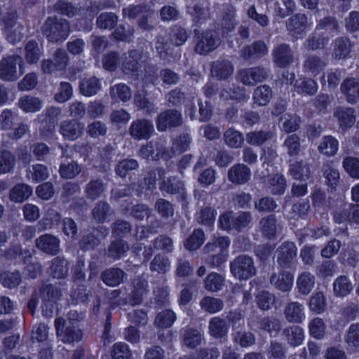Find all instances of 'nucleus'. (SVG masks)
<instances>
[{
	"label": "nucleus",
	"mask_w": 359,
	"mask_h": 359,
	"mask_svg": "<svg viewBox=\"0 0 359 359\" xmlns=\"http://www.w3.org/2000/svg\"><path fill=\"white\" fill-rule=\"evenodd\" d=\"M230 272L240 280H247L256 275L257 268L253 258L248 255L236 257L229 264Z\"/></svg>",
	"instance_id": "obj_1"
},
{
	"label": "nucleus",
	"mask_w": 359,
	"mask_h": 359,
	"mask_svg": "<svg viewBox=\"0 0 359 359\" xmlns=\"http://www.w3.org/2000/svg\"><path fill=\"white\" fill-rule=\"evenodd\" d=\"M221 44L219 33L214 29H207L196 34L194 50L199 55H206L216 50Z\"/></svg>",
	"instance_id": "obj_2"
},
{
	"label": "nucleus",
	"mask_w": 359,
	"mask_h": 359,
	"mask_svg": "<svg viewBox=\"0 0 359 359\" xmlns=\"http://www.w3.org/2000/svg\"><path fill=\"white\" fill-rule=\"evenodd\" d=\"M297 248L293 242L285 241L276 249L277 263L283 269L290 268L297 257Z\"/></svg>",
	"instance_id": "obj_3"
},
{
	"label": "nucleus",
	"mask_w": 359,
	"mask_h": 359,
	"mask_svg": "<svg viewBox=\"0 0 359 359\" xmlns=\"http://www.w3.org/2000/svg\"><path fill=\"white\" fill-rule=\"evenodd\" d=\"M285 25L291 36L295 39L303 38L309 27L308 17L304 13H297L286 20Z\"/></svg>",
	"instance_id": "obj_4"
},
{
	"label": "nucleus",
	"mask_w": 359,
	"mask_h": 359,
	"mask_svg": "<svg viewBox=\"0 0 359 359\" xmlns=\"http://www.w3.org/2000/svg\"><path fill=\"white\" fill-rule=\"evenodd\" d=\"M267 76V70L261 67L243 69L238 73V80L245 86H255L265 80Z\"/></svg>",
	"instance_id": "obj_5"
},
{
	"label": "nucleus",
	"mask_w": 359,
	"mask_h": 359,
	"mask_svg": "<svg viewBox=\"0 0 359 359\" xmlns=\"http://www.w3.org/2000/svg\"><path fill=\"white\" fill-rule=\"evenodd\" d=\"M21 58L18 56H10L4 58L1 62L0 76L6 81L15 80L22 74L20 67L19 71L17 65H20Z\"/></svg>",
	"instance_id": "obj_6"
},
{
	"label": "nucleus",
	"mask_w": 359,
	"mask_h": 359,
	"mask_svg": "<svg viewBox=\"0 0 359 359\" xmlns=\"http://www.w3.org/2000/svg\"><path fill=\"white\" fill-rule=\"evenodd\" d=\"M183 123V117L177 109H167L158 115V131H165L168 128H177Z\"/></svg>",
	"instance_id": "obj_7"
},
{
	"label": "nucleus",
	"mask_w": 359,
	"mask_h": 359,
	"mask_svg": "<svg viewBox=\"0 0 359 359\" xmlns=\"http://www.w3.org/2000/svg\"><path fill=\"white\" fill-rule=\"evenodd\" d=\"M293 281L294 276L292 273L285 270L273 272L269 278L271 285L283 292H290L292 290Z\"/></svg>",
	"instance_id": "obj_8"
},
{
	"label": "nucleus",
	"mask_w": 359,
	"mask_h": 359,
	"mask_svg": "<svg viewBox=\"0 0 359 359\" xmlns=\"http://www.w3.org/2000/svg\"><path fill=\"white\" fill-rule=\"evenodd\" d=\"M251 176L250 169L243 163H236L231 167L227 173L229 180L234 184L247 183Z\"/></svg>",
	"instance_id": "obj_9"
},
{
	"label": "nucleus",
	"mask_w": 359,
	"mask_h": 359,
	"mask_svg": "<svg viewBox=\"0 0 359 359\" xmlns=\"http://www.w3.org/2000/svg\"><path fill=\"white\" fill-rule=\"evenodd\" d=\"M340 90L348 103L355 104L359 101V79L346 78L341 83Z\"/></svg>",
	"instance_id": "obj_10"
},
{
	"label": "nucleus",
	"mask_w": 359,
	"mask_h": 359,
	"mask_svg": "<svg viewBox=\"0 0 359 359\" xmlns=\"http://www.w3.org/2000/svg\"><path fill=\"white\" fill-rule=\"evenodd\" d=\"M273 58L279 67H285L293 62V54L290 46L280 43L273 50Z\"/></svg>",
	"instance_id": "obj_11"
},
{
	"label": "nucleus",
	"mask_w": 359,
	"mask_h": 359,
	"mask_svg": "<svg viewBox=\"0 0 359 359\" xmlns=\"http://www.w3.org/2000/svg\"><path fill=\"white\" fill-rule=\"evenodd\" d=\"M334 116L343 129L352 127L355 122V109L353 107H338L334 111Z\"/></svg>",
	"instance_id": "obj_12"
},
{
	"label": "nucleus",
	"mask_w": 359,
	"mask_h": 359,
	"mask_svg": "<svg viewBox=\"0 0 359 359\" xmlns=\"http://www.w3.org/2000/svg\"><path fill=\"white\" fill-rule=\"evenodd\" d=\"M284 315L289 323H301L305 318L304 306L297 302H289L284 309Z\"/></svg>",
	"instance_id": "obj_13"
},
{
	"label": "nucleus",
	"mask_w": 359,
	"mask_h": 359,
	"mask_svg": "<svg viewBox=\"0 0 359 359\" xmlns=\"http://www.w3.org/2000/svg\"><path fill=\"white\" fill-rule=\"evenodd\" d=\"M330 41V36L323 35L315 29L306 39L304 45L307 50L315 51L323 50L329 43Z\"/></svg>",
	"instance_id": "obj_14"
},
{
	"label": "nucleus",
	"mask_w": 359,
	"mask_h": 359,
	"mask_svg": "<svg viewBox=\"0 0 359 359\" xmlns=\"http://www.w3.org/2000/svg\"><path fill=\"white\" fill-rule=\"evenodd\" d=\"M267 53V46L262 41H257L244 47L241 52V57L245 60H251L260 57Z\"/></svg>",
	"instance_id": "obj_15"
},
{
	"label": "nucleus",
	"mask_w": 359,
	"mask_h": 359,
	"mask_svg": "<svg viewBox=\"0 0 359 359\" xmlns=\"http://www.w3.org/2000/svg\"><path fill=\"white\" fill-rule=\"evenodd\" d=\"M332 55L336 60L346 58L351 52L352 45L348 38L339 36L332 43Z\"/></svg>",
	"instance_id": "obj_16"
},
{
	"label": "nucleus",
	"mask_w": 359,
	"mask_h": 359,
	"mask_svg": "<svg viewBox=\"0 0 359 359\" xmlns=\"http://www.w3.org/2000/svg\"><path fill=\"white\" fill-rule=\"evenodd\" d=\"M154 132L152 124L145 120H139L133 123L130 135L135 139H147Z\"/></svg>",
	"instance_id": "obj_17"
},
{
	"label": "nucleus",
	"mask_w": 359,
	"mask_h": 359,
	"mask_svg": "<svg viewBox=\"0 0 359 359\" xmlns=\"http://www.w3.org/2000/svg\"><path fill=\"white\" fill-rule=\"evenodd\" d=\"M283 335L287 344L294 347L300 346L304 339V330L297 325L288 326L284 328Z\"/></svg>",
	"instance_id": "obj_18"
},
{
	"label": "nucleus",
	"mask_w": 359,
	"mask_h": 359,
	"mask_svg": "<svg viewBox=\"0 0 359 359\" xmlns=\"http://www.w3.org/2000/svg\"><path fill=\"white\" fill-rule=\"evenodd\" d=\"M315 29L323 35L329 36L338 34L340 32V26L334 17L327 16L318 22Z\"/></svg>",
	"instance_id": "obj_19"
},
{
	"label": "nucleus",
	"mask_w": 359,
	"mask_h": 359,
	"mask_svg": "<svg viewBox=\"0 0 359 359\" xmlns=\"http://www.w3.org/2000/svg\"><path fill=\"white\" fill-rule=\"evenodd\" d=\"M233 71L231 62L227 60H217L212 65L211 74L219 80H224L230 76Z\"/></svg>",
	"instance_id": "obj_20"
},
{
	"label": "nucleus",
	"mask_w": 359,
	"mask_h": 359,
	"mask_svg": "<svg viewBox=\"0 0 359 359\" xmlns=\"http://www.w3.org/2000/svg\"><path fill=\"white\" fill-rule=\"evenodd\" d=\"M288 172L294 180L300 181H305L309 179L311 174L309 165L302 160L290 163Z\"/></svg>",
	"instance_id": "obj_21"
},
{
	"label": "nucleus",
	"mask_w": 359,
	"mask_h": 359,
	"mask_svg": "<svg viewBox=\"0 0 359 359\" xmlns=\"http://www.w3.org/2000/svg\"><path fill=\"white\" fill-rule=\"evenodd\" d=\"M316 283L314 275L309 271L301 273L297 278V288L298 292L303 295H308L313 289Z\"/></svg>",
	"instance_id": "obj_22"
},
{
	"label": "nucleus",
	"mask_w": 359,
	"mask_h": 359,
	"mask_svg": "<svg viewBox=\"0 0 359 359\" xmlns=\"http://www.w3.org/2000/svg\"><path fill=\"white\" fill-rule=\"evenodd\" d=\"M259 229L262 235L269 239L276 236L277 224L275 215H269L262 218L259 221Z\"/></svg>",
	"instance_id": "obj_23"
},
{
	"label": "nucleus",
	"mask_w": 359,
	"mask_h": 359,
	"mask_svg": "<svg viewBox=\"0 0 359 359\" xmlns=\"http://www.w3.org/2000/svg\"><path fill=\"white\" fill-rule=\"evenodd\" d=\"M64 320L59 318L55 320V327L57 335L61 338L64 342H73L79 341L82 337V333L80 330H66L64 331Z\"/></svg>",
	"instance_id": "obj_24"
},
{
	"label": "nucleus",
	"mask_w": 359,
	"mask_h": 359,
	"mask_svg": "<svg viewBox=\"0 0 359 359\" xmlns=\"http://www.w3.org/2000/svg\"><path fill=\"white\" fill-rule=\"evenodd\" d=\"M187 13L191 17L192 21L196 24L204 23L210 18V8L198 4L187 7Z\"/></svg>",
	"instance_id": "obj_25"
},
{
	"label": "nucleus",
	"mask_w": 359,
	"mask_h": 359,
	"mask_svg": "<svg viewBox=\"0 0 359 359\" xmlns=\"http://www.w3.org/2000/svg\"><path fill=\"white\" fill-rule=\"evenodd\" d=\"M36 245L41 250L53 255L58 252L59 241L55 236L43 235L36 240Z\"/></svg>",
	"instance_id": "obj_26"
},
{
	"label": "nucleus",
	"mask_w": 359,
	"mask_h": 359,
	"mask_svg": "<svg viewBox=\"0 0 359 359\" xmlns=\"http://www.w3.org/2000/svg\"><path fill=\"white\" fill-rule=\"evenodd\" d=\"M272 95V90L269 86H259L254 90L252 95L253 102L257 106H266L270 102Z\"/></svg>",
	"instance_id": "obj_27"
},
{
	"label": "nucleus",
	"mask_w": 359,
	"mask_h": 359,
	"mask_svg": "<svg viewBox=\"0 0 359 359\" xmlns=\"http://www.w3.org/2000/svg\"><path fill=\"white\" fill-rule=\"evenodd\" d=\"M352 290V283L346 276L337 277L333 283V292L337 297H346L350 294Z\"/></svg>",
	"instance_id": "obj_28"
},
{
	"label": "nucleus",
	"mask_w": 359,
	"mask_h": 359,
	"mask_svg": "<svg viewBox=\"0 0 359 359\" xmlns=\"http://www.w3.org/2000/svg\"><path fill=\"white\" fill-rule=\"evenodd\" d=\"M326 66V62L319 56L316 55H308L304 62V68L306 72L317 75Z\"/></svg>",
	"instance_id": "obj_29"
},
{
	"label": "nucleus",
	"mask_w": 359,
	"mask_h": 359,
	"mask_svg": "<svg viewBox=\"0 0 359 359\" xmlns=\"http://www.w3.org/2000/svg\"><path fill=\"white\" fill-rule=\"evenodd\" d=\"M219 96L222 99L225 100H232L243 101L247 99L245 89L233 85L222 88Z\"/></svg>",
	"instance_id": "obj_30"
},
{
	"label": "nucleus",
	"mask_w": 359,
	"mask_h": 359,
	"mask_svg": "<svg viewBox=\"0 0 359 359\" xmlns=\"http://www.w3.org/2000/svg\"><path fill=\"white\" fill-rule=\"evenodd\" d=\"M273 137L274 133L271 130L252 131L247 133L246 140L251 145L260 146Z\"/></svg>",
	"instance_id": "obj_31"
},
{
	"label": "nucleus",
	"mask_w": 359,
	"mask_h": 359,
	"mask_svg": "<svg viewBox=\"0 0 359 359\" xmlns=\"http://www.w3.org/2000/svg\"><path fill=\"white\" fill-rule=\"evenodd\" d=\"M224 141L225 144L233 149H238L244 143L243 135L234 128H229L224 133Z\"/></svg>",
	"instance_id": "obj_32"
},
{
	"label": "nucleus",
	"mask_w": 359,
	"mask_h": 359,
	"mask_svg": "<svg viewBox=\"0 0 359 359\" xmlns=\"http://www.w3.org/2000/svg\"><path fill=\"white\" fill-rule=\"evenodd\" d=\"M228 327L224 319L212 318L209 323V332L215 338H222L226 335Z\"/></svg>",
	"instance_id": "obj_33"
},
{
	"label": "nucleus",
	"mask_w": 359,
	"mask_h": 359,
	"mask_svg": "<svg viewBox=\"0 0 359 359\" xmlns=\"http://www.w3.org/2000/svg\"><path fill=\"white\" fill-rule=\"evenodd\" d=\"M32 189L24 184L15 186L10 193V198L15 203H22L28 199L32 194Z\"/></svg>",
	"instance_id": "obj_34"
},
{
	"label": "nucleus",
	"mask_w": 359,
	"mask_h": 359,
	"mask_svg": "<svg viewBox=\"0 0 359 359\" xmlns=\"http://www.w3.org/2000/svg\"><path fill=\"white\" fill-rule=\"evenodd\" d=\"M233 341L243 348L249 347L255 343V337L251 332L237 330L233 332Z\"/></svg>",
	"instance_id": "obj_35"
},
{
	"label": "nucleus",
	"mask_w": 359,
	"mask_h": 359,
	"mask_svg": "<svg viewBox=\"0 0 359 359\" xmlns=\"http://www.w3.org/2000/svg\"><path fill=\"white\" fill-rule=\"evenodd\" d=\"M338 147L339 142L337 140L332 136L328 135L325 136L322 139L318 146V150L320 153L327 156H332L337 154Z\"/></svg>",
	"instance_id": "obj_36"
},
{
	"label": "nucleus",
	"mask_w": 359,
	"mask_h": 359,
	"mask_svg": "<svg viewBox=\"0 0 359 359\" xmlns=\"http://www.w3.org/2000/svg\"><path fill=\"white\" fill-rule=\"evenodd\" d=\"M268 187L273 194L281 195L285 192L287 187L286 180L280 174L269 176Z\"/></svg>",
	"instance_id": "obj_37"
},
{
	"label": "nucleus",
	"mask_w": 359,
	"mask_h": 359,
	"mask_svg": "<svg viewBox=\"0 0 359 359\" xmlns=\"http://www.w3.org/2000/svg\"><path fill=\"white\" fill-rule=\"evenodd\" d=\"M294 89L298 93L313 95L317 92L318 85L316 82L311 79H299L295 82Z\"/></svg>",
	"instance_id": "obj_38"
},
{
	"label": "nucleus",
	"mask_w": 359,
	"mask_h": 359,
	"mask_svg": "<svg viewBox=\"0 0 359 359\" xmlns=\"http://www.w3.org/2000/svg\"><path fill=\"white\" fill-rule=\"evenodd\" d=\"M224 281L225 279L222 275L212 272L204 280L205 288L210 292H217L222 288Z\"/></svg>",
	"instance_id": "obj_39"
},
{
	"label": "nucleus",
	"mask_w": 359,
	"mask_h": 359,
	"mask_svg": "<svg viewBox=\"0 0 359 359\" xmlns=\"http://www.w3.org/2000/svg\"><path fill=\"white\" fill-rule=\"evenodd\" d=\"M69 25L67 23H55L48 31L45 29V34L50 40L65 39L69 33Z\"/></svg>",
	"instance_id": "obj_40"
},
{
	"label": "nucleus",
	"mask_w": 359,
	"mask_h": 359,
	"mask_svg": "<svg viewBox=\"0 0 359 359\" xmlns=\"http://www.w3.org/2000/svg\"><path fill=\"white\" fill-rule=\"evenodd\" d=\"M83 128L76 122H64L61 126L62 135L68 140H75L81 134Z\"/></svg>",
	"instance_id": "obj_41"
},
{
	"label": "nucleus",
	"mask_w": 359,
	"mask_h": 359,
	"mask_svg": "<svg viewBox=\"0 0 359 359\" xmlns=\"http://www.w3.org/2000/svg\"><path fill=\"white\" fill-rule=\"evenodd\" d=\"M345 341L350 348L359 350V323H353L349 326L345 336Z\"/></svg>",
	"instance_id": "obj_42"
},
{
	"label": "nucleus",
	"mask_w": 359,
	"mask_h": 359,
	"mask_svg": "<svg viewBox=\"0 0 359 359\" xmlns=\"http://www.w3.org/2000/svg\"><path fill=\"white\" fill-rule=\"evenodd\" d=\"M216 211L211 207H203L196 215L197 222L205 226H212L215 220Z\"/></svg>",
	"instance_id": "obj_43"
},
{
	"label": "nucleus",
	"mask_w": 359,
	"mask_h": 359,
	"mask_svg": "<svg viewBox=\"0 0 359 359\" xmlns=\"http://www.w3.org/2000/svg\"><path fill=\"white\" fill-rule=\"evenodd\" d=\"M202 334L196 329L189 328L184 331L183 341L185 346L194 348L202 341Z\"/></svg>",
	"instance_id": "obj_44"
},
{
	"label": "nucleus",
	"mask_w": 359,
	"mask_h": 359,
	"mask_svg": "<svg viewBox=\"0 0 359 359\" xmlns=\"http://www.w3.org/2000/svg\"><path fill=\"white\" fill-rule=\"evenodd\" d=\"M325 325L322 318H314L309 324V334L313 338L321 339L325 333Z\"/></svg>",
	"instance_id": "obj_45"
},
{
	"label": "nucleus",
	"mask_w": 359,
	"mask_h": 359,
	"mask_svg": "<svg viewBox=\"0 0 359 359\" xmlns=\"http://www.w3.org/2000/svg\"><path fill=\"white\" fill-rule=\"evenodd\" d=\"M205 235L201 229H196L187 239L184 246L189 250H195L200 248L205 241Z\"/></svg>",
	"instance_id": "obj_46"
},
{
	"label": "nucleus",
	"mask_w": 359,
	"mask_h": 359,
	"mask_svg": "<svg viewBox=\"0 0 359 359\" xmlns=\"http://www.w3.org/2000/svg\"><path fill=\"white\" fill-rule=\"evenodd\" d=\"M252 219V214L250 212L240 211L234 212L235 231L241 232L248 227Z\"/></svg>",
	"instance_id": "obj_47"
},
{
	"label": "nucleus",
	"mask_w": 359,
	"mask_h": 359,
	"mask_svg": "<svg viewBox=\"0 0 359 359\" xmlns=\"http://www.w3.org/2000/svg\"><path fill=\"white\" fill-rule=\"evenodd\" d=\"M309 309L316 313L323 312L326 307V299L323 292H318L310 298Z\"/></svg>",
	"instance_id": "obj_48"
},
{
	"label": "nucleus",
	"mask_w": 359,
	"mask_h": 359,
	"mask_svg": "<svg viewBox=\"0 0 359 359\" xmlns=\"http://www.w3.org/2000/svg\"><path fill=\"white\" fill-rule=\"evenodd\" d=\"M284 146L287 149V154L290 156L299 155L301 150L300 138L296 134H292L285 139Z\"/></svg>",
	"instance_id": "obj_49"
},
{
	"label": "nucleus",
	"mask_w": 359,
	"mask_h": 359,
	"mask_svg": "<svg viewBox=\"0 0 359 359\" xmlns=\"http://www.w3.org/2000/svg\"><path fill=\"white\" fill-rule=\"evenodd\" d=\"M200 304L202 309L211 313L219 311L224 306L221 299L210 297L203 298Z\"/></svg>",
	"instance_id": "obj_50"
},
{
	"label": "nucleus",
	"mask_w": 359,
	"mask_h": 359,
	"mask_svg": "<svg viewBox=\"0 0 359 359\" xmlns=\"http://www.w3.org/2000/svg\"><path fill=\"white\" fill-rule=\"evenodd\" d=\"M259 328L269 333H278L281 329V323L278 319L267 316L259 321Z\"/></svg>",
	"instance_id": "obj_51"
},
{
	"label": "nucleus",
	"mask_w": 359,
	"mask_h": 359,
	"mask_svg": "<svg viewBox=\"0 0 359 359\" xmlns=\"http://www.w3.org/2000/svg\"><path fill=\"white\" fill-rule=\"evenodd\" d=\"M218 226L224 231H235L234 212L229 210L221 214L218 219Z\"/></svg>",
	"instance_id": "obj_52"
},
{
	"label": "nucleus",
	"mask_w": 359,
	"mask_h": 359,
	"mask_svg": "<svg viewBox=\"0 0 359 359\" xmlns=\"http://www.w3.org/2000/svg\"><path fill=\"white\" fill-rule=\"evenodd\" d=\"M256 299L259 308L263 311L269 310L276 300L274 294L264 290L259 292Z\"/></svg>",
	"instance_id": "obj_53"
},
{
	"label": "nucleus",
	"mask_w": 359,
	"mask_h": 359,
	"mask_svg": "<svg viewBox=\"0 0 359 359\" xmlns=\"http://www.w3.org/2000/svg\"><path fill=\"white\" fill-rule=\"evenodd\" d=\"M160 189L169 194L180 192L184 189L183 184L175 177H168L161 183Z\"/></svg>",
	"instance_id": "obj_54"
},
{
	"label": "nucleus",
	"mask_w": 359,
	"mask_h": 359,
	"mask_svg": "<svg viewBox=\"0 0 359 359\" xmlns=\"http://www.w3.org/2000/svg\"><path fill=\"white\" fill-rule=\"evenodd\" d=\"M170 35L171 41L177 46L184 44L189 36L187 29L179 25L172 27Z\"/></svg>",
	"instance_id": "obj_55"
},
{
	"label": "nucleus",
	"mask_w": 359,
	"mask_h": 359,
	"mask_svg": "<svg viewBox=\"0 0 359 359\" xmlns=\"http://www.w3.org/2000/svg\"><path fill=\"white\" fill-rule=\"evenodd\" d=\"M99 88V81L94 77L83 80L80 85L81 93L88 97L95 95Z\"/></svg>",
	"instance_id": "obj_56"
},
{
	"label": "nucleus",
	"mask_w": 359,
	"mask_h": 359,
	"mask_svg": "<svg viewBox=\"0 0 359 359\" xmlns=\"http://www.w3.org/2000/svg\"><path fill=\"white\" fill-rule=\"evenodd\" d=\"M343 167L351 177L359 178V159L358 158L353 156L344 158Z\"/></svg>",
	"instance_id": "obj_57"
},
{
	"label": "nucleus",
	"mask_w": 359,
	"mask_h": 359,
	"mask_svg": "<svg viewBox=\"0 0 359 359\" xmlns=\"http://www.w3.org/2000/svg\"><path fill=\"white\" fill-rule=\"evenodd\" d=\"M284 8L277 1L275 3V12L278 16L283 18L291 15L295 10L296 4L294 0H282Z\"/></svg>",
	"instance_id": "obj_58"
},
{
	"label": "nucleus",
	"mask_w": 359,
	"mask_h": 359,
	"mask_svg": "<svg viewBox=\"0 0 359 359\" xmlns=\"http://www.w3.org/2000/svg\"><path fill=\"white\" fill-rule=\"evenodd\" d=\"M123 277V273L119 269H112L104 273L102 276L103 281L109 286H115L118 285Z\"/></svg>",
	"instance_id": "obj_59"
},
{
	"label": "nucleus",
	"mask_w": 359,
	"mask_h": 359,
	"mask_svg": "<svg viewBox=\"0 0 359 359\" xmlns=\"http://www.w3.org/2000/svg\"><path fill=\"white\" fill-rule=\"evenodd\" d=\"M269 359H285V348L284 345L276 341H271L269 348Z\"/></svg>",
	"instance_id": "obj_60"
},
{
	"label": "nucleus",
	"mask_w": 359,
	"mask_h": 359,
	"mask_svg": "<svg viewBox=\"0 0 359 359\" xmlns=\"http://www.w3.org/2000/svg\"><path fill=\"white\" fill-rule=\"evenodd\" d=\"M323 175L326 178L327 184L333 187L338 184L339 173L332 165L327 163L323 165Z\"/></svg>",
	"instance_id": "obj_61"
},
{
	"label": "nucleus",
	"mask_w": 359,
	"mask_h": 359,
	"mask_svg": "<svg viewBox=\"0 0 359 359\" xmlns=\"http://www.w3.org/2000/svg\"><path fill=\"white\" fill-rule=\"evenodd\" d=\"M248 17L257 22L261 27H266L269 25V18L264 13H259L255 5H251L247 10Z\"/></svg>",
	"instance_id": "obj_62"
},
{
	"label": "nucleus",
	"mask_w": 359,
	"mask_h": 359,
	"mask_svg": "<svg viewBox=\"0 0 359 359\" xmlns=\"http://www.w3.org/2000/svg\"><path fill=\"white\" fill-rule=\"evenodd\" d=\"M191 142V137L188 133H182L173 140L172 146L177 151L184 152L187 150Z\"/></svg>",
	"instance_id": "obj_63"
},
{
	"label": "nucleus",
	"mask_w": 359,
	"mask_h": 359,
	"mask_svg": "<svg viewBox=\"0 0 359 359\" xmlns=\"http://www.w3.org/2000/svg\"><path fill=\"white\" fill-rule=\"evenodd\" d=\"M20 107L27 112H34L40 109L41 102L37 98L25 97L20 100Z\"/></svg>",
	"instance_id": "obj_64"
}]
</instances>
